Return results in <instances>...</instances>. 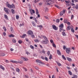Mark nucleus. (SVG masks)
<instances>
[{
    "label": "nucleus",
    "mask_w": 78,
    "mask_h": 78,
    "mask_svg": "<svg viewBox=\"0 0 78 78\" xmlns=\"http://www.w3.org/2000/svg\"><path fill=\"white\" fill-rule=\"evenodd\" d=\"M6 6L8 8H9L10 9H15V5L13 4H12V5L8 4H6Z\"/></svg>",
    "instance_id": "f257e3e1"
},
{
    "label": "nucleus",
    "mask_w": 78,
    "mask_h": 78,
    "mask_svg": "<svg viewBox=\"0 0 78 78\" xmlns=\"http://www.w3.org/2000/svg\"><path fill=\"white\" fill-rule=\"evenodd\" d=\"M48 40H42V42H41V43H42V44H47L48 43Z\"/></svg>",
    "instance_id": "f03ea898"
},
{
    "label": "nucleus",
    "mask_w": 78,
    "mask_h": 78,
    "mask_svg": "<svg viewBox=\"0 0 78 78\" xmlns=\"http://www.w3.org/2000/svg\"><path fill=\"white\" fill-rule=\"evenodd\" d=\"M33 33V32L31 30H29L27 32V34L29 35H32Z\"/></svg>",
    "instance_id": "7ed1b4c3"
},
{
    "label": "nucleus",
    "mask_w": 78,
    "mask_h": 78,
    "mask_svg": "<svg viewBox=\"0 0 78 78\" xmlns=\"http://www.w3.org/2000/svg\"><path fill=\"white\" fill-rule=\"evenodd\" d=\"M70 51V49L67 48H66V52L68 54H69Z\"/></svg>",
    "instance_id": "20e7f679"
},
{
    "label": "nucleus",
    "mask_w": 78,
    "mask_h": 78,
    "mask_svg": "<svg viewBox=\"0 0 78 78\" xmlns=\"http://www.w3.org/2000/svg\"><path fill=\"white\" fill-rule=\"evenodd\" d=\"M65 10H63L62 11L60 12V16H62V15H63V14L64 13H65Z\"/></svg>",
    "instance_id": "39448f33"
},
{
    "label": "nucleus",
    "mask_w": 78,
    "mask_h": 78,
    "mask_svg": "<svg viewBox=\"0 0 78 78\" xmlns=\"http://www.w3.org/2000/svg\"><path fill=\"white\" fill-rule=\"evenodd\" d=\"M21 58L22 59H23V61H28V60L27 58H26L25 57H21Z\"/></svg>",
    "instance_id": "423d86ee"
},
{
    "label": "nucleus",
    "mask_w": 78,
    "mask_h": 78,
    "mask_svg": "<svg viewBox=\"0 0 78 78\" xmlns=\"http://www.w3.org/2000/svg\"><path fill=\"white\" fill-rule=\"evenodd\" d=\"M52 28L55 30H58V28H57L55 25H53Z\"/></svg>",
    "instance_id": "0eeeda50"
},
{
    "label": "nucleus",
    "mask_w": 78,
    "mask_h": 78,
    "mask_svg": "<svg viewBox=\"0 0 78 78\" xmlns=\"http://www.w3.org/2000/svg\"><path fill=\"white\" fill-rule=\"evenodd\" d=\"M31 23L32 24L33 27H36V24H35V23L33 21L31 22Z\"/></svg>",
    "instance_id": "6e6552de"
},
{
    "label": "nucleus",
    "mask_w": 78,
    "mask_h": 78,
    "mask_svg": "<svg viewBox=\"0 0 78 78\" xmlns=\"http://www.w3.org/2000/svg\"><path fill=\"white\" fill-rule=\"evenodd\" d=\"M4 11H5V12L7 13V14H9V12H8V9L6 8H4Z\"/></svg>",
    "instance_id": "1a4fd4ad"
},
{
    "label": "nucleus",
    "mask_w": 78,
    "mask_h": 78,
    "mask_svg": "<svg viewBox=\"0 0 78 78\" xmlns=\"http://www.w3.org/2000/svg\"><path fill=\"white\" fill-rule=\"evenodd\" d=\"M36 62H38L39 63H41V64H43L42 62L40 61L39 60H36Z\"/></svg>",
    "instance_id": "9d476101"
},
{
    "label": "nucleus",
    "mask_w": 78,
    "mask_h": 78,
    "mask_svg": "<svg viewBox=\"0 0 78 78\" xmlns=\"http://www.w3.org/2000/svg\"><path fill=\"white\" fill-rule=\"evenodd\" d=\"M0 68L3 70H5V68L2 65H0Z\"/></svg>",
    "instance_id": "9b49d317"
},
{
    "label": "nucleus",
    "mask_w": 78,
    "mask_h": 78,
    "mask_svg": "<svg viewBox=\"0 0 78 78\" xmlns=\"http://www.w3.org/2000/svg\"><path fill=\"white\" fill-rule=\"evenodd\" d=\"M4 17L5 19H6V20H9L8 19V16L6 15H4Z\"/></svg>",
    "instance_id": "f8f14e48"
},
{
    "label": "nucleus",
    "mask_w": 78,
    "mask_h": 78,
    "mask_svg": "<svg viewBox=\"0 0 78 78\" xmlns=\"http://www.w3.org/2000/svg\"><path fill=\"white\" fill-rule=\"evenodd\" d=\"M57 53L58 55H61V52L59 50H57Z\"/></svg>",
    "instance_id": "ddd939ff"
},
{
    "label": "nucleus",
    "mask_w": 78,
    "mask_h": 78,
    "mask_svg": "<svg viewBox=\"0 0 78 78\" xmlns=\"http://www.w3.org/2000/svg\"><path fill=\"white\" fill-rule=\"evenodd\" d=\"M59 27H60V28H62L64 27V25L63 24H62L60 25L59 26Z\"/></svg>",
    "instance_id": "4468645a"
},
{
    "label": "nucleus",
    "mask_w": 78,
    "mask_h": 78,
    "mask_svg": "<svg viewBox=\"0 0 78 78\" xmlns=\"http://www.w3.org/2000/svg\"><path fill=\"white\" fill-rule=\"evenodd\" d=\"M16 70L17 72L19 73L20 72V69H19L18 68H16Z\"/></svg>",
    "instance_id": "2eb2a0df"
},
{
    "label": "nucleus",
    "mask_w": 78,
    "mask_h": 78,
    "mask_svg": "<svg viewBox=\"0 0 78 78\" xmlns=\"http://www.w3.org/2000/svg\"><path fill=\"white\" fill-rule=\"evenodd\" d=\"M5 56V53H0V56Z\"/></svg>",
    "instance_id": "dca6fc26"
},
{
    "label": "nucleus",
    "mask_w": 78,
    "mask_h": 78,
    "mask_svg": "<svg viewBox=\"0 0 78 78\" xmlns=\"http://www.w3.org/2000/svg\"><path fill=\"white\" fill-rule=\"evenodd\" d=\"M9 37H14V35L12 34H11L9 35Z\"/></svg>",
    "instance_id": "f3484780"
},
{
    "label": "nucleus",
    "mask_w": 78,
    "mask_h": 78,
    "mask_svg": "<svg viewBox=\"0 0 78 78\" xmlns=\"http://www.w3.org/2000/svg\"><path fill=\"white\" fill-rule=\"evenodd\" d=\"M70 26H69L67 27V30H70Z\"/></svg>",
    "instance_id": "a211bd4d"
},
{
    "label": "nucleus",
    "mask_w": 78,
    "mask_h": 78,
    "mask_svg": "<svg viewBox=\"0 0 78 78\" xmlns=\"http://www.w3.org/2000/svg\"><path fill=\"white\" fill-rule=\"evenodd\" d=\"M36 14H37H37H39V11H38V10H37V9H36Z\"/></svg>",
    "instance_id": "6ab92c4d"
},
{
    "label": "nucleus",
    "mask_w": 78,
    "mask_h": 78,
    "mask_svg": "<svg viewBox=\"0 0 78 78\" xmlns=\"http://www.w3.org/2000/svg\"><path fill=\"white\" fill-rule=\"evenodd\" d=\"M68 22L67 21V19H65L64 20V23H67Z\"/></svg>",
    "instance_id": "aec40b11"
},
{
    "label": "nucleus",
    "mask_w": 78,
    "mask_h": 78,
    "mask_svg": "<svg viewBox=\"0 0 78 78\" xmlns=\"http://www.w3.org/2000/svg\"><path fill=\"white\" fill-rule=\"evenodd\" d=\"M52 59V55L50 54L49 57V59L51 60Z\"/></svg>",
    "instance_id": "412c9836"
},
{
    "label": "nucleus",
    "mask_w": 78,
    "mask_h": 78,
    "mask_svg": "<svg viewBox=\"0 0 78 78\" xmlns=\"http://www.w3.org/2000/svg\"><path fill=\"white\" fill-rule=\"evenodd\" d=\"M62 58H63V59H64V60H66V57H65L64 55H62Z\"/></svg>",
    "instance_id": "4be33fe9"
},
{
    "label": "nucleus",
    "mask_w": 78,
    "mask_h": 78,
    "mask_svg": "<svg viewBox=\"0 0 78 78\" xmlns=\"http://www.w3.org/2000/svg\"><path fill=\"white\" fill-rule=\"evenodd\" d=\"M67 60L69 61V62L72 61V58H68Z\"/></svg>",
    "instance_id": "5701e85b"
},
{
    "label": "nucleus",
    "mask_w": 78,
    "mask_h": 78,
    "mask_svg": "<svg viewBox=\"0 0 78 78\" xmlns=\"http://www.w3.org/2000/svg\"><path fill=\"white\" fill-rule=\"evenodd\" d=\"M34 41L35 42H39V40L37 39H36L34 40Z\"/></svg>",
    "instance_id": "b1692460"
},
{
    "label": "nucleus",
    "mask_w": 78,
    "mask_h": 78,
    "mask_svg": "<svg viewBox=\"0 0 78 78\" xmlns=\"http://www.w3.org/2000/svg\"><path fill=\"white\" fill-rule=\"evenodd\" d=\"M12 42L13 43H16V40L15 39H13L12 40Z\"/></svg>",
    "instance_id": "393cba45"
},
{
    "label": "nucleus",
    "mask_w": 78,
    "mask_h": 78,
    "mask_svg": "<svg viewBox=\"0 0 78 78\" xmlns=\"http://www.w3.org/2000/svg\"><path fill=\"white\" fill-rule=\"evenodd\" d=\"M25 36H27V35L25 34H23L22 36V38H24Z\"/></svg>",
    "instance_id": "a878e982"
},
{
    "label": "nucleus",
    "mask_w": 78,
    "mask_h": 78,
    "mask_svg": "<svg viewBox=\"0 0 78 78\" xmlns=\"http://www.w3.org/2000/svg\"><path fill=\"white\" fill-rule=\"evenodd\" d=\"M68 72L69 75H72V72L71 71H69Z\"/></svg>",
    "instance_id": "bb28decb"
},
{
    "label": "nucleus",
    "mask_w": 78,
    "mask_h": 78,
    "mask_svg": "<svg viewBox=\"0 0 78 78\" xmlns=\"http://www.w3.org/2000/svg\"><path fill=\"white\" fill-rule=\"evenodd\" d=\"M43 37L44 39H45V40H48V39H47V37L45 36H43Z\"/></svg>",
    "instance_id": "cd10ccee"
},
{
    "label": "nucleus",
    "mask_w": 78,
    "mask_h": 78,
    "mask_svg": "<svg viewBox=\"0 0 78 78\" xmlns=\"http://www.w3.org/2000/svg\"><path fill=\"white\" fill-rule=\"evenodd\" d=\"M12 11V14H14L15 13V12L14 11V10L13 9H11Z\"/></svg>",
    "instance_id": "c85d7f7f"
},
{
    "label": "nucleus",
    "mask_w": 78,
    "mask_h": 78,
    "mask_svg": "<svg viewBox=\"0 0 78 78\" xmlns=\"http://www.w3.org/2000/svg\"><path fill=\"white\" fill-rule=\"evenodd\" d=\"M71 30L72 33H74L75 30H74L73 29V28H71Z\"/></svg>",
    "instance_id": "c756f323"
},
{
    "label": "nucleus",
    "mask_w": 78,
    "mask_h": 78,
    "mask_svg": "<svg viewBox=\"0 0 78 78\" xmlns=\"http://www.w3.org/2000/svg\"><path fill=\"white\" fill-rule=\"evenodd\" d=\"M56 22H57V23H58L59 22H60V20H59V19H57L56 20Z\"/></svg>",
    "instance_id": "7c9ffc66"
},
{
    "label": "nucleus",
    "mask_w": 78,
    "mask_h": 78,
    "mask_svg": "<svg viewBox=\"0 0 78 78\" xmlns=\"http://www.w3.org/2000/svg\"><path fill=\"white\" fill-rule=\"evenodd\" d=\"M18 63L20 64H22L23 63V62L22 61L18 60Z\"/></svg>",
    "instance_id": "2f4dec72"
},
{
    "label": "nucleus",
    "mask_w": 78,
    "mask_h": 78,
    "mask_svg": "<svg viewBox=\"0 0 78 78\" xmlns=\"http://www.w3.org/2000/svg\"><path fill=\"white\" fill-rule=\"evenodd\" d=\"M44 59L46 61H48V59L47 58V57H45Z\"/></svg>",
    "instance_id": "473e14b6"
},
{
    "label": "nucleus",
    "mask_w": 78,
    "mask_h": 78,
    "mask_svg": "<svg viewBox=\"0 0 78 78\" xmlns=\"http://www.w3.org/2000/svg\"><path fill=\"white\" fill-rule=\"evenodd\" d=\"M57 64H58V66H61V63H59V62H57Z\"/></svg>",
    "instance_id": "72a5a7b5"
},
{
    "label": "nucleus",
    "mask_w": 78,
    "mask_h": 78,
    "mask_svg": "<svg viewBox=\"0 0 78 78\" xmlns=\"http://www.w3.org/2000/svg\"><path fill=\"white\" fill-rule=\"evenodd\" d=\"M47 54L48 55V56H49L50 55V51H48L47 53Z\"/></svg>",
    "instance_id": "f704fd0d"
},
{
    "label": "nucleus",
    "mask_w": 78,
    "mask_h": 78,
    "mask_svg": "<svg viewBox=\"0 0 78 78\" xmlns=\"http://www.w3.org/2000/svg\"><path fill=\"white\" fill-rule=\"evenodd\" d=\"M31 37H32V38H34L35 37L34 35L33 34H32V35H31Z\"/></svg>",
    "instance_id": "c9c22d12"
},
{
    "label": "nucleus",
    "mask_w": 78,
    "mask_h": 78,
    "mask_svg": "<svg viewBox=\"0 0 78 78\" xmlns=\"http://www.w3.org/2000/svg\"><path fill=\"white\" fill-rule=\"evenodd\" d=\"M62 34L63 36H65L66 35V33L65 32H62Z\"/></svg>",
    "instance_id": "e433bc0d"
},
{
    "label": "nucleus",
    "mask_w": 78,
    "mask_h": 78,
    "mask_svg": "<svg viewBox=\"0 0 78 78\" xmlns=\"http://www.w3.org/2000/svg\"><path fill=\"white\" fill-rule=\"evenodd\" d=\"M18 43H19V44H22V41L21 40H19L18 41Z\"/></svg>",
    "instance_id": "4c0bfd02"
},
{
    "label": "nucleus",
    "mask_w": 78,
    "mask_h": 78,
    "mask_svg": "<svg viewBox=\"0 0 78 78\" xmlns=\"http://www.w3.org/2000/svg\"><path fill=\"white\" fill-rule=\"evenodd\" d=\"M52 46L53 47H54L55 48H56V45H55V44L54 43H53L52 44Z\"/></svg>",
    "instance_id": "58836bf2"
},
{
    "label": "nucleus",
    "mask_w": 78,
    "mask_h": 78,
    "mask_svg": "<svg viewBox=\"0 0 78 78\" xmlns=\"http://www.w3.org/2000/svg\"><path fill=\"white\" fill-rule=\"evenodd\" d=\"M16 19L17 20L19 19V15H16Z\"/></svg>",
    "instance_id": "ea45409f"
},
{
    "label": "nucleus",
    "mask_w": 78,
    "mask_h": 78,
    "mask_svg": "<svg viewBox=\"0 0 78 78\" xmlns=\"http://www.w3.org/2000/svg\"><path fill=\"white\" fill-rule=\"evenodd\" d=\"M30 47L32 49V50H34V47L32 45H30Z\"/></svg>",
    "instance_id": "a19ab883"
},
{
    "label": "nucleus",
    "mask_w": 78,
    "mask_h": 78,
    "mask_svg": "<svg viewBox=\"0 0 78 78\" xmlns=\"http://www.w3.org/2000/svg\"><path fill=\"white\" fill-rule=\"evenodd\" d=\"M55 7H56V8H59V7L57 5H55Z\"/></svg>",
    "instance_id": "79ce46f5"
},
{
    "label": "nucleus",
    "mask_w": 78,
    "mask_h": 78,
    "mask_svg": "<svg viewBox=\"0 0 78 78\" xmlns=\"http://www.w3.org/2000/svg\"><path fill=\"white\" fill-rule=\"evenodd\" d=\"M46 2L47 3H48V2H51V0H46Z\"/></svg>",
    "instance_id": "37998d69"
},
{
    "label": "nucleus",
    "mask_w": 78,
    "mask_h": 78,
    "mask_svg": "<svg viewBox=\"0 0 78 78\" xmlns=\"http://www.w3.org/2000/svg\"><path fill=\"white\" fill-rule=\"evenodd\" d=\"M75 8L76 9H78V5L76 4L75 6Z\"/></svg>",
    "instance_id": "c03bdc74"
},
{
    "label": "nucleus",
    "mask_w": 78,
    "mask_h": 78,
    "mask_svg": "<svg viewBox=\"0 0 78 78\" xmlns=\"http://www.w3.org/2000/svg\"><path fill=\"white\" fill-rule=\"evenodd\" d=\"M23 69H24L25 72H27V68H25V67H23Z\"/></svg>",
    "instance_id": "a18cd8bd"
},
{
    "label": "nucleus",
    "mask_w": 78,
    "mask_h": 78,
    "mask_svg": "<svg viewBox=\"0 0 78 78\" xmlns=\"http://www.w3.org/2000/svg\"><path fill=\"white\" fill-rule=\"evenodd\" d=\"M10 61L11 62H12L13 63H15V62H16V61L14 60H11Z\"/></svg>",
    "instance_id": "49530a36"
},
{
    "label": "nucleus",
    "mask_w": 78,
    "mask_h": 78,
    "mask_svg": "<svg viewBox=\"0 0 78 78\" xmlns=\"http://www.w3.org/2000/svg\"><path fill=\"white\" fill-rule=\"evenodd\" d=\"M37 27H39L40 28H42V25H40L39 26H37Z\"/></svg>",
    "instance_id": "de8ad7c7"
},
{
    "label": "nucleus",
    "mask_w": 78,
    "mask_h": 78,
    "mask_svg": "<svg viewBox=\"0 0 78 78\" xmlns=\"http://www.w3.org/2000/svg\"><path fill=\"white\" fill-rule=\"evenodd\" d=\"M66 47L65 45H64L63 47V50H66Z\"/></svg>",
    "instance_id": "09e8293b"
},
{
    "label": "nucleus",
    "mask_w": 78,
    "mask_h": 78,
    "mask_svg": "<svg viewBox=\"0 0 78 78\" xmlns=\"http://www.w3.org/2000/svg\"><path fill=\"white\" fill-rule=\"evenodd\" d=\"M65 2H66V3H69V1H67L66 0L65 1Z\"/></svg>",
    "instance_id": "8fccbe9b"
},
{
    "label": "nucleus",
    "mask_w": 78,
    "mask_h": 78,
    "mask_svg": "<svg viewBox=\"0 0 78 78\" xmlns=\"http://www.w3.org/2000/svg\"><path fill=\"white\" fill-rule=\"evenodd\" d=\"M74 70H75V72H77V69H76V68L74 69Z\"/></svg>",
    "instance_id": "3c124183"
},
{
    "label": "nucleus",
    "mask_w": 78,
    "mask_h": 78,
    "mask_svg": "<svg viewBox=\"0 0 78 78\" xmlns=\"http://www.w3.org/2000/svg\"><path fill=\"white\" fill-rule=\"evenodd\" d=\"M67 25H70V22H67V23H66Z\"/></svg>",
    "instance_id": "603ef678"
},
{
    "label": "nucleus",
    "mask_w": 78,
    "mask_h": 78,
    "mask_svg": "<svg viewBox=\"0 0 78 78\" xmlns=\"http://www.w3.org/2000/svg\"><path fill=\"white\" fill-rule=\"evenodd\" d=\"M10 50L11 51H14V49H13L12 48H11L10 49Z\"/></svg>",
    "instance_id": "864d4df0"
},
{
    "label": "nucleus",
    "mask_w": 78,
    "mask_h": 78,
    "mask_svg": "<svg viewBox=\"0 0 78 78\" xmlns=\"http://www.w3.org/2000/svg\"><path fill=\"white\" fill-rule=\"evenodd\" d=\"M10 30L11 31H13V28H12V27H11L10 28Z\"/></svg>",
    "instance_id": "5fc2aeb1"
},
{
    "label": "nucleus",
    "mask_w": 78,
    "mask_h": 78,
    "mask_svg": "<svg viewBox=\"0 0 78 78\" xmlns=\"http://www.w3.org/2000/svg\"><path fill=\"white\" fill-rule=\"evenodd\" d=\"M32 12L34 14V13H35V11H34V9L32 10Z\"/></svg>",
    "instance_id": "6e6d98bb"
},
{
    "label": "nucleus",
    "mask_w": 78,
    "mask_h": 78,
    "mask_svg": "<svg viewBox=\"0 0 78 78\" xmlns=\"http://www.w3.org/2000/svg\"><path fill=\"white\" fill-rule=\"evenodd\" d=\"M26 54H27V55H30V52H27Z\"/></svg>",
    "instance_id": "4d7b16f0"
},
{
    "label": "nucleus",
    "mask_w": 78,
    "mask_h": 78,
    "mask_svg": "<svg viewBox=\"0 0 78 78\" xmlns=\"http://www.w3.org/2000/svg\"><path fill=\"white\" fill-rule=\"evenodd\" d=\"M44 17H45V18L46 19H48V17L47 16H45Z\"/></svg>",
    "instance_id": "13d9d810"
},
{
    "label": "nucleus",
    "mask_w": 78,
    "mask_h": 78,
    "mask_svg": "<svg viewBox=\"0 0 78 78\" xmlns=\"http://www.w3.org/2000/svg\"><path fill=\"white\" fill-rule=\"evenodd\" d=\"M73 15H71V20H72V19H73Z\"/></svg>",
    "instance_id": "bf43d9fd"
},
{
    "label": "nucleus",
    "mask_w": 78,
    "mask_h": 78,
    "mask_svg": "<svg viewBox=\"0 0 78 78\" xmlns=\"http://www.w3.org/2000/svg\"><path fill=\"white\" fill-rule=\"evenodd\" d=\"M34 2V3H37V2H38V1H37V0H35Z\"/></svg>",
    "instance_id": "052dcab7"
},
{
    "label": "nucleus",
    "mask_w": 78,
    "mask_h": 78,
    "mask_svg": "<svg viewBox=\"0 0 78 78\" xmlns=\"http://www.w3.org/2000/svg\"><path fill=\"white\" fill-rule=\"evenodd\" d=\"M41 58H42V59H44V60L45 59V58H44V57L43 56H42L41 57Z\"/></svg>",
    "instance_id": "680f3d73"
},
{
    "label": "nucleus",
    "mask_w": 78,
    "mask_h": 78,
    "mask_svg": "<svg viewBox=\"0 0 78 78\" xmlns=\"http://www.w3.org/2000/svg\"><path fill=\"white\" fill-rule=\"evenodd\" d=\"M42 53H45V51H44V50H42Z\"/></svg>",
    "instance_id": "e2e57ef3"
},
{
    "label": "nucleus",
    "mask_w": 78,
    "mask_h": 78,
    "mask_svg": "<svg viewBox=\"0 0 78 78\" xmlns=\"http://www.w3.org/2000/svg\"><path fill=\"white\" fill-rule=\"evenodd\" d=\"M75 36L76 37V38H77V39L78 40V35H75Z\"/></svg>",
    "instance_id": "0e129e2a"
},
{
    "label": "nucleus",
    "mask_w": 78,
    "mask_h": 78,
    "mask_svg": "<svg viewBox=\"0 0 78 78\" xmlns=\"http://www.w3.org/2000/svg\"><path fill=\"white\" fill-rule=\"evenodd\" d=\"M47 5H51V4H50V2L49 3H48L47 4Z\"/></svg>",
    "instance_id": "69168bd1"
},
{
    "label": "nucleus",
    "mask_w": 78,
    "mask_h": 78,
    "mask_svg": "<svg viewBox=\"0 0 78 78\" xmlns=\"http://www.w3.org/2000/svg\"><path fill=\"white\" fill-rule=\"evenodd\" d=\"M25 77L26 78H28V76L27 75H25Z\"/></svg>",
    "instance_id": "338daca9"
},
{
    "label": "nucleus",
    "mask_w": 78,
    "mask_h": 78,
    "mask_svg": "<svg viewBox=\"0 0 78 78\" xmlns=\"http://www.w3.org/2000/svg\"><path fill=\"white\" fill-rule=\"evenodd\" d=\"M3 35H4V36H6V33L5 32L3 33Z\"/></svg>",
    "instance_id": "774afa93"
}]
</instances>
